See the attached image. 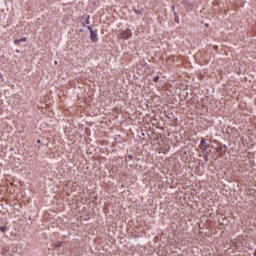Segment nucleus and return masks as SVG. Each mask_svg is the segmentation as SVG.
I'll return each instance as SVG.
<instances>
[{
	"mask_svg": "<svg viewBox=\"0 0 256 256\" xmlns=\"http://www.w3.org/2000/svg\"><path fill=\"white\" fill-rule=\"evenodd\" d=\"M131 37H133V33H131V30H123L118 35V39H131Z\"/></svg>",
	"mask_w": 256,
	"mask_h": 256,
	"instance_id": "obj_1",
	"label": "nucleus"
},
{
	"mask_svg": "<svg viewBox=\"0 0 256 256\" xmlns=\"http://www.w3.org/2000/svg\"><path fill=\"white\" fill-rule=\"evenodd\" d=\"M82 19H86V21H85V23H86V25H89V19H91V16H89V15H84V16H82Z\"/></svg>",
	"mask_w": 256,
	"mask_h": 256,
	"instance_id": "obj_5",
	"label": "nucleus"
},
{
	"mask_svg": "<svg viewBox=\"0 0 256 256\" xmlns=\"http://www.w3.org/2000/svg\"><path fill=\"white\" fill-rule=\"evenodd\" d=\"M14 43H15V45H19V43H21V39H16V40L14 41Z\"/></svg>",
	"mask_w": 256,
	"mask_h": 256,
	"instance_id": "obj_9",
	"label": "nucleus"
},
{
	"mask_svg": "<svg viewBox=\"0 0 256 256\" xmlns=\"http://www.w3.org/2000/svg\"><path fill=\"white\" fill-rule=\"evenodd\" d=\"M0 231H1L2 233H5V232L7 231V226H2V227H0Z\"/></svg>",
	"mask_w": 256,
	"mask_h": 256,
	"instance_id": "obj_6",
	"label": "nucleus"
},
{
	"mask_svg": "<svg viewBox=\"0 0 256 256\" xmlns=\"http://www.w3.org/2000/svg\"><path fill=\"white\" fill-rule=\"evenodd\" d=\"M201 151H207V142H205V139H202L199 145Z\"/></svg>",
	"mask_w": 256,
	"mask_h": 256,
	"instance_id": "obj_3",
	"label": "nucleus"
},
{
	"mask_svg": "<svg viewBox=\"0 0 256 256\" xmlns=\"http://www.w3.org/2000/svg\"><path fill=\"white\" fill-rule=\"evenodd\" d=\"M55 65H57V61H55Z\"/></svg>",
	"mask_w": 256,
	"mask_h": 256,
	"instance_id": "obj_13",
	"label": "nucleus"
},
{
	"mask_svg": "<svg viewBox=\"0 0 256 256\" xmlns=\"http://www.w3.org/2000/svg\"><path fill=\"white\" fill-rule=\"evenodd\" d=\"M134 12L136 13V15H143V13H141V11L134 9Z\"/></svg>",
	"mask_w": 256,
	"mask_h": 256,
	"instance_id": "obj_8",
	"label": "nucleus"
},
{
	"mask_svg": "<svg viewBox=\"0 0 256 256\" xmlns=\"http://www.w3.org/2000/svg\"><path fill=\"white\" fill-rule=\"evenodd\" d=\"M154 83H157L159 81V76H156L153 78Z\"/></svg>",
	"mask_w": 256,
	"mask_h": 256,
	"instance_id": "obj_10",
	"label": "nucleus"
},
{
	"mask_svg": "<svg viewBox=\"0 0 256 256\" xmlns=\"http://www.w3.org/2000/svg\"><path fill=\"white\" fill-rule=\"evenodd\" d=\"M87 29L90 30L91 41H93V43L97 42V33L93 31V28H91V26H88Z\"/></svg>",
	"mask_w": 256,
	"mask_h": 256,
	"instance_id": "obj_2",
	"label": "nucleus"
},
{
	"mask_svg": "<svg viewBox=\"0 0 256 256\" xmlns=\"http://www.w3.org/2000/svg\"><path fill=\"white\" fill-rule=\"evenodd\" d=\"M37 143H41V140H37Z\"/></svg>",
	"mask_w": 256,
	"mask_h": 256,
	"instance_id": "obj_11",
	"label": "nucleus"
},
{
	"mask_svg": "<svg viewBox=\"0 0 256 256\" xmlns=\"http://www.w3.org/2000/svg\"><path fill=\"white\" fill-rule=\"evenodd\" d=\"M16 53H19V50H16Z\"/></svg>",
	"mask_w": 256,
	"mask_h": 256,
	"instance_id": "obj_12",
	"label": "nucleus"
},
{
	"mask_svg": "<svg viewBox=\"0 0 256 256\" xmlns=\"http://www.w3.org/2000/svg\"><path fill=\"white\" fill-rule=\"evenodd\" d=\"M27 41V37L20 38V43H25Z\"/></svg>",
	"mask_w": 256,
	"mask_h": 256,
	"instance_id": "obj_7",
	"label": "nucleus"
},
{
	"mask_svg": "<svg viewBox=\"0 0 256 256\" xmlns=\"http://www.w3.org/2000/svg\"><path fill=\"white\" fill-rule=\"evenodd\" d=\"M172 11L174 13V21H175V23H179V15L175 11V5L172 6Z\"/></svg>",
	"mask_w": 256,
	"mask_h": 256,
	"instance_id": "obj_4",
	"label": "nucleus"
}]
</instances>
